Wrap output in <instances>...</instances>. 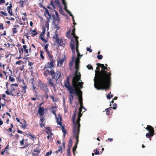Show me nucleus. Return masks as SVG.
<instances>
[{
	"label": "nucleus",
	"instance_id": "1a4fd4ad",
	"mask_svg": "<svg viewBox=\"0 0 156 156\" xmlns=\"http://www.w3.org/2000/svg\"><path fill=\"white\" fill-rule=\"evenodd\" d=\"M39 87L41 90L43 91L45 93H48L49 92V89L47 85L44 82L42 83H39Z\"/></svg>",
	"mask_w": 156,
	"mask_h": 156
},
{
	"label": "nucleus",
	"instance_id": "cd10ccee",
	"mask_svg": "<svg viewBox=\"0 0 156 156\" xmlns=\"http://www.w3.org/2000/svg\"><path fill=\"white\" fill-rule=\"evenodd\" d=\"M14 27H15L13 28L12 29V34H15L17 33V29L16 27H17V28H18L19 27V26L18 25H17L16 26L14 25Z\"/></svg>",
	"mask_w": 156,
	"mask_h": 156
},
{
	"label": "nucleus",
	"instance_id": "2eb2a0df",
	"mask_svg": "<svg viewBox=\"0 0 156 156\" xmlns=\"http://www.w3.org/2000/svg\"><path fill=\"white\" fill-rule=\"evenodd\" d=\"M145 129L148 130L149 131V133H151L153 134H155L154 132H155V130H154V128L152 127L151 126L147 125V127Z\"/></svg>",
	"mask_w": 156,
	"mask_h": 156
},
{
	"label": "nucleus",
	"instance_id": "bf43d9fd",
	"mask_svg": "<svg viewBox=\"0 0 156 156\" xmlns=\"http://www.w3.org/2000/svg\"><path fill=\"white\" fill-rule=\"evenodd\" d=\"M49 45V44H46L44 46V49L45 50V51L48 50V47Z\"/></svg>",
	"mask_w": 156,
	"mask_h": 156
},
{
	"label": "nucleus",
	"instance_id": "c85d7f7f",
	"mask_svg": "<svg viewBox=\"0 0 156 156\" xmlns=\"http://www.w3.org/2000/svg\"><path fill=\"white\" fill-rule=\"evenodd\" d=\"M69 101L70 105H71L73 103V95L71 94L69 96Z\"/></svg>",
	"mask_w": 156,
	"mask_h": 156
},
{
	"label": "nucleus",
	"instance_id": "e433bc0d",
	"mask_svg": "<svg viewBox=\"0 0 156 156\" xmlns=\"http://www.w3.org/2000/svg\"><path fill=\"white\" fill-rule=\"evenodd\" d=\"M32 36L34 37L37 34V32L36 31V30H34L32 31Z\"/></svg>",
	"mask_w": 156,
	"mask_h": 156
},
{
	"label": "nucleus",
	"instance_id": "603ef678",
	"mask_svg": "<svg viewBox=\"0 0 156 156\" xmlns=\"http://www.w3.org/2000/svg\"><path fill=\"white\" fill-rule=\"evenodd\" d=\"M87 67L89 69H92L93 68L92 66L91 65H88L87 66Z\"/></svg>",
	"mask_w": 156,
	"mask_h": 156
},
{
	"label": "nucleus",
	"instance_id": "338daca9",
	"mask_svg": "<svg viewBox=\"0 0 156 156\" xmlns=\"http://www.w3.org/2000/svg\"><path fill=\"white\" fill-rule=\"evenodd\" d=\"M112 107H109V108H107L106 109H105V111L106 112H109V110H110L111 108H112Z\"/></svg>",
	"mask_w": 156,
	"mask_h": 156
},
{
	"label": "nucleus",
	"instance_id": "412c9836",
	"mask_svg": "<svg viewBox=\"0 0 156 156\" xmlns=\"http://www.w3.org/2000/svg\"><path fill=\"white\" fill-rule=\"evenodd\" d=\"M27 47L26 45H23V48L21 49V50L23 53L24 51V52L27 54V56L28 55L29 51L28 49H27Z\"/></svg>",
	"mask_w": 156,
	"mask_h": 156
},
{
	"label": "nucleus",
	"instance_id": "a19ab883",
	"mask_svg": "<svg viewBox=\"0 0 156 156\" xmlns=\"http://www.w3.org/2000/svg\"><path fill=\"white\" fill-rule=\"evenodd\" d=\"M76 109L75 110V111L74 112V115H73V117L72 121H73V123L74 122H75V116H76Z\"/></svg>",
	"mask_w": 156,
	"mask_h": 156
},
{
	"label": "nucleus",
	"instance_id": "5701e85b",
	"mask_svg": "<svg viewBox=\"0 0 156 156\" xmlns=\"http://www.w3.org/2000/svg\"><path fill=\"white\" fill-rule=\"evenodd\" d=\"M57 106H52L51 107V112L53 113L55 117L56 116V112L57 110Z\"/></svg>",
	"mask_w": 156,
	"mask_h": 156
},
{
	"label": "nucleus",
	"instance_id": "bb28decb",
	"mask_svg": "<svg viewBox=\"0 0 156 156\" xmlns=\"http://www.w3.org/2000/svg\"><path fill=\"white\" fill-rule=\"evenodd\" d=\"M40 38L45 43H46L48 41V39H45L44 38V36L42 35H40L39 36Z\"/></svg>",
	"mask_w": 156,
	"mask_h": 156
},
{
	"label": "nucleus",
	"instance_id": "9b49d317",
	"mask_svg": "<svg viewBox=\"0 0 156 156\" xmlns=\"http://www.w3.org/2000/svg\"><path fill=\"white\" fill-rule=\"evenodd\" d=\"M53 38L55 40V41L58 47L62 46V43L63 42V41L62 39H59L58 34L55 32V34L53 36Z\"/></svg>",
	"mask_w": 156,
	"mask_h": 156
},
{
	"label": "nucleus",
	"instance_id": "f3484780",
	"mask_svg": "<svg viewBox=\"0 0 156 156\" xmlns=\"http://www.w3.org/2000/svg\"><path fill=\"white\" fill-rule=\"evenodd\" d=\"M83 83L82 82H78L77 83V87L76 88V89L77 90L79 93H80L79 90H80V89H82L83 87Z\"/></svg>",
	"mask_w": 156,
	"mask_h": 156
},
{
	"label": "nucleus",
	"instance_id": "ea45409f",
	"mask_svg": "<svg viewBox=\"0 0 156 156\" xmlns=\"http://www.w3.org/2000/svg\"><path fill=\"white\" fill-rule=\"evenodd\" d=\"M49 97L52 99L53 102H56L57 101V100L56 99L54 98V96L49 95Z\"/></svg>",
	"mask_w": 156,
	"mask_h": 156
},
{
	"label": "nucleus",
	"instance_id": "7c9ffc66",
	"mask_svg": "<svg viewBox=\"0 0 156 156\" xmlns=\"http://www.w3.org/2000/svg\"><path fill=\"white\" fill-rule=\"evenodd\" d=\"M154 135V134H153L151 133H147L146 134V136L147 137L151 138L152 137V136Z\"/></svg>",
	"mask_w": 156,
	"mask_h": 156
},
{
	"label": "nucleus",
	"instance_id": "58836bf2",
	"mask_svg": "<svg viewBox=\"0 0 156 156\" xmlns=\"http://www.w3.org/2000/svg\"><path fill=\"white\" fill-rule=\"evenodd\" d=\"M62 126V128L61 129L62 130V132L64 134H66L67 132H66V130L65 129V126Z\"/></svg>",
	"mask_w": 156,
	"mask_h": 156
},
{
	"label": "nucleus",
	"instance_id": "423d86ee",
	"mask_svg": "<svg viewBox=\"0 0 156 156\" xmlns=\"http://www.w3.org/2000/svg\"><path fill=\"white\" fill-rule=\"evenodd\" d=\"M81 76L80 73L75 72L72 81V86L73 87V89H76V88L77 87L78 82L79 81H81Z\"/></svg>",
	"mask_w": 156,
	"mask_h": 156
},
{
	"label": "nucleus",
	"instance_id": "a878e982",
	"mask_svg": "<svg viewBox=\"0 0 156 156\" xmlns=\"http://www.w3.org/2000/svg\"><path fill=\"white\" fill-rule=\"evenodd\" d=\"M64 58L62 59H59L57 61V66H62L64 62Z\"/></svg>",
	"mask_w": 156,
	"mask_h": 156
},
{
	"label": "nucleus",
	"instance_id": "4be33fe9",
	"mask_svg": "<svg viewBox=\"0 0 156 156\" xmlns=\"http://www.w3.org/2000/svg\"><path fill=\"white\" fill-rule=\"evenodd\" d=\"M73 29L72 32L71 33V34L73 36L74 38H75V41L78 40V39L79 38V37H78L76 35V34H75V27L74 26H73Z\"/></svg>",
	"mask_w": 156,
	"mask_h": 156
},
{
	"label": "nucleus",
	"instance_id": "c756f323",
	"mask_svg": "<svg viewBox=\"0 0 156 156\" xmlns=\"http://www.w3.org/2000/svg\"><path fill=\"white\" fill-rule=\"evenodd\" d=\"M74 56H73L72 57V59L70 62L69 63V66L70 68V70H71L72 67L73 66V63L74 61Z\"/></svg>",
	"mask_w": 156,
	"mask_h": 156
},
{
	"label": "nucleus",
	"instance_id": "a211bd4d",
	"mask_svg": "<svg viewBox=\"0 0 156 156\" xmlns=\"http://www.w3.org/2000/svg\"><path fill=\"white\" fill-rule=\"evenodd\" d=\"M11 90L10 92V94H11L13 96H15L16 94H20V92L19 91L18 92H15L14 91L15 90V89L14 87H13V86H11Z\"/></svg>",
	"mask_w": 156,
	"mask_h": 156
},
{
	"label": "nucleus",
	"instance_id": "de8ad7c7",
	"mask_svg": "<svg viewBox=\"0 0 156 156\" xmlns=\"http://www.w3.org/2000/svg\"><path fill=\"white\" fill-rule=\"evenodd\" d=\"M50 5L52 6L54 9L55 8V5L52 0H51L50 2Z\"/></svg>",
	"mask_w": 156,
	"mask_h": 156
},
{
	"label": "nucleus",
	"instance_id": "72a5a7b5",
	"mask_svg": "<svg viewBox=\"0 0 156 156\" xmlns=\"http://www.w3.org/2000/svg\"><path fill=\"white\" fill-rule=\"evenodd\" d=\"M46 51L48 55L49 59L53 58V57L52 55L51 54H50V52L48 50L47 51Z\"/></svg>",
	"mask_w": 156,
	"mask_h": 156
},
{
	"label": "nucleus",
	"instance_id": "49530a36",
	"mask_svg": "<svg viewBox=\"0 0 156 156\" xmlns=\"http://www.w3.org/2000/svg\"><path fill=\"white\" fill-rule=\"evenodd\" d=\"M9 80L11 82H14L15 81L14 78L12 77L11 76H9Z\"/></svg>",
	"mask_w": 156,
	"mask_h": 156
},
{
	"label": "nucleus",
	"instance_id": "4c0bfd02",
	"mask_svg": "<svg viewBox=\"0 0 156 156\" xmlns=\"http://www.w3.org/2000/svg\"><path fill=\"white\" fill-rule=\"evenodd\" d=\"M28 136L31 139H33L34 138H36L35 136L34 135H32L31 133H29L28 134Z\"/></svg>",
	"mask_w": 156,
	"mask_h": 156
},
{
	"label": "nucleus",
	"instance_id": "ddd939ff",
	"mask_svg": "<svg viewBox=\"0 0 156 156\" xmlns=\"http://www.w3.org/2000/svg\"><path fill=\"white\" fill-rule=\"evenodd\" d=\"M21 87L22 88V90L21 91V93L20 94V95L23 97V95L25 94L26 92V90L27 88V85L25 84L24 82H23V84L21 85Z\"/></svg>",
	"mask_w": 156,
	"mask_h": 156
},
{
	"label": "nucleus",
	"instance_id": "864d4df0",
	"mask_svg": "<svg viewBox=\"0 0 156 156\" xmlns=\"http://www.w3.org/2000/svg\"><path fill=\"white\" fill-rule=\"evenodd\" d=\"M45 30H46L45 28H43V31L41 33V34L40 35H44L45 34Z\"/></svg>",
	"mask_w": 156,
	"mask_h": 156
},
{
	"label": "nucleus",
	"instance_id": "f03ea898",
	"mask_svg": "<svg viewBox=\"0 0 156 156\" xmlns=\"http://www.w3.org/2000/svg\"><path fill=\"white\" fill-rule=\"evenodd\" d=\"M47 75H44L45 77H48V75L50 76L51 78L48 77L47 80L49 84L51 87H55L54 85V80L57 81L58 79L61 77L62 73L59 70H56L55 71L53 69L50 70L49 71H47Z\"/></svg>",
	"mask_w": 156,
	"mask_h": 156
},
{
	"label": "nucleus",
	"instance_id": "8fccbe9b",
	"mask_svg": "<svg viewBox=\"0 0 156 156\" xmlns=\"http://www.w3.org/2000/svg\"><path fill=\"white\" fill-rule=\"evenodd\" d=\"M0 14H1L4 16H7V15L6 13L2 11H0Z\"/></svg>",
	"mask_w": 156,
	"mask_h": 156
},
{
	"label": "nucleus",
	"instance_id": "0eeeda50",
	"mask_svg": "<svg viewBox=\"0 0 156 156\" xmlns=\"http://www.w3.org/2000/svg\"><path fill=\"white\" fill-rule=\"evenodd\" d=\"M73 126V136H74L75 135H77V138H78V135H79L80 133V121L76 120V122H74Z\"/></svg>",
	"mask_w": 156,
	"mask_h": 156
},
{
	"label": "nucleus",
	"instance_id": "7ed1b4c3",
	"mask_svg": "<svg viewBox=\"0 0 156 156\" xmlns=\"http://www.w3.org/2000/svg\"><path fill=\"white\" fill-rule=\"evenodd\" d=\"M64 85L69 91L70 94L74 95L76 94L78 96L79 102H83L82 92L81 90H79L80 93H79L76 89H73L72 87L70 85L69 81V77L67 76L66 80L65 81Z\"/></svg>",
	"mask_w": 156,
	"mask_h": 156
},
{
	"label": "nucleus",
	"instance_id": "f257e3e1",
	"mask_svg": "<svg viewBox=\"0 0 156 156\" xmlns=\"http://www.w3.org/2000/svg\"><path fill=\"white\" fill-rule=\"evenodd\" d=\"M97 67L95 70V76L94 78V86L97 90H104V89H99L104 87V78L107 79L110 75V73H107L104 69V65L97 63Z\"/></svg>",
	"mask_w": 156,
	"mask_h": 156
},
{
	"label": "nucleus",
	"instance_id": "a18cd8bd",
	"mask_svg": "<svg viewBox=\"0 0 156 156\" xmlns=\"http://www.w3.org/2000/svg\"><path fill=\"white\" fill-rule=\"evenodd\" d=\"M25 1H22L20 0V1L19 2V3H21L20 6L21 7H24L23 4L25 3Z\"/></svg>",
	"mask_w": 156,
	"mask_h": 156
},
{
	"label": "nucleus",
	"instance_id": "4d7b16f0",
	"mask_svg": "<svg viewBox=\"0 0 156 156\" xmlns=\"http://www.w3.org/2000/svg\"><path fill=\"white\" fill-rule=\"evenodd\" d=\"M22 61H21V60H19V61H18L17 62H16V65H20L22 63Z\"/></svg>",
	"mask_w": 156,
	"mask_h": 156
},
{
	"label": "nucleus",
	"instance_id": "4468645a",
	"mask_svg": "<svg viewBox=\"0 0 156 156\" xmlns=\"http://www.w3.org/2000/svg\"><path fill=\"white\" fill-rule=\"evenodd\" d=\"M43 103H42L40 104L39 107L38 109V112L39 113V115L41 116L43 115L44 114V108L43 107H41V106Z\"/></svg>",
	"mask_w": 156,
	"mask_h": 156
},
{
	"label": "nucleus",
	"instance_id": "6e6552de",
	"mask_svg": "<svg viewBox=\"0 0 156 156\" xmlns=\"http://www.w3.org/2000/svg\"><path fill=\"white\" fill-rule=\"evenodd\" d=\"M38 5L40 7L43 8L45 10V16L47 20V22H49L50 20H51V16L48 10L41 3H38Z\"/></svg>",
	"mask_w": 156,
	"mask_h": 156
},
{
	"label": "nucleus",
	"instance_id": "6ab92c4d",
	"mask_svg": "<svg viewBox=\"0 0 156 156\" xmlns=\"http://www.w3.org/2000/svg\"><path fill=\"white\" fill-rule=\"evenodd\" d=\"M77 135H75L74 136H73L74 137H75L76 138V145H75V146L73 148V153L74 154H75V151L77 147V144H78V143L79 141V140L78 138H79V135H78V137L77 138Z\"/></svg>",
	"mask_w": 156,
	"mask_h": 156
},
{
	"label": "nucleus",
	"instance_id": "69168bd1",
	"mask_svg": "<svg viewBox=\"0 0 156 156\" xmlns=\"http://www.w3.org/2000/svg\"><path fill=\"white\" fill-rule=\"evenodd\" d=\"M70 34V30H69L66 33V37L68 38H69V35Z\"/></svg>",
	"mask_w": 156,
	"mask_h": 156
},
{
	"label": "nucleus",
	"instance_id": "79ce46f5",
	"mask_svg": "<svg viewBox=\"0 0 156 156\" xmlns=\"http://www.w3.org/2000/svg\"><path fill=\"white\" fill-rule=\"evenodd\" d=\"M99 149L96 148V150L94 151V154L96 155H99L100 154V153L99 151Z\"/></svg>",
	"mask_w": 156,
	"mask_h": 156
},
{
	"label": "nucleus",
	"instance_id": "774afa93",
	"mask_svg": "<svg viewBox=\"0 0 156 156\" xmlns=\"http://www.w3.org/2000/svg\"><path fill=\"white\" fill-rule=\"evenodd\" d=\"M20 144L21 145H23L24 144V139H23L20 142Z\"/></svg>",
	"mask_w": 156,
	"mask_h": 156
},
{
	"label": "nucleus",
	"instance_id": "052dcab7",
	"mask_svg": "<svg viewBox=\"0 0 156 156\" xmlns=\"http://www.w3.org/2000/svg\"><path fill=\"white\" fill-rule=\"evenodd\" d=\"M52 151H50V152H47L45 154V156H48L49 155H50L51 154Z\"/></svg>",
	"mask_w": 156,
	"mask_h": 156
},
{
	"label": "nucleus",
	"instance_id": "393cba45",
	"mask_svg": "<svg viewBox=\"0 0 156 156\" xmlns=\"http://www.w3.org/2000/svg\"><path fill=\"white\" fill-rule=\"evenodd\" d=\"M56 118L57 124L60 125V126H62V118L61 117H60V118L59 119L58 118H57L56 116Z\"/></svg>",
	"mask_w": 156,
	"mask_h": 156
},
{
	"label": "nucleus",
	"instance_id": "0e129e2a",
	"mask_svg": "<svg viewBox=\"0 0 156 156\" xmlns=\"http://www.w3.org/2000/svg\"><path fill=\"white\" fill-rule=\"evenodd\" d=\"M117 107V105L115 103L113 105V107L112 108L114 109H115Z\"/></svg>",
	"mask_w": 156,
	"mask_h": 156
},
{
	"label": "nucleus",
	"instance_id": "b1692460",
	"mask_svg": "<svg viewBox=\"0 0 156 156\" xmlns=\"http://www.w3.org/2000/svg\"><path fill=\"white\" fill-rule=\"evenodd\" d=\"M76 41V52L77 54V56L79 57V54H80L78 50V47L79 46V42L78 40Z\"/></svg>",
	"mask_w": 156,
	"mask_h": 156
},
{
	"label": "nucleus",
	"instance_id": "e2e57ef3",
	"mask_svg": "<svg viewBox=\"0 0 156 156\" xmlns=\"http://www.w3.org/2000/svg\"><path fill=\"white\" fill-rule=\"evenodd\" d=\"M82 115V114H81V115H80V114H78V118L77 119V120H79V121H80V118L81 117Z\"/></svg>",
	"mask_w": 156,
	"mask_h": 156
},
{
	"label": "nucleus",
	"instance_id": "20e7f679",
	"mask_svg": "<svg viewBox=\"0 0 156 156\" xmlns=\"http://www.w3.org/2000/svg\"><path fill=\"white\" fill-rule=\"evenodd\" d=\"M104 68V70L107 73H110V75L107 79H105V78H104V87H100L99 89H104V90H106L109 89L110 87V85L112 81V72L110 70V68L108 67H105Z\"/></svg>",
	"mask_w": 156,
	"mask_h": 156
},
{
	"label": "nucleus",
	"instance_id": "2f4dec72",
	"mask_svg": "<svg viewBox=\"0 0 156 156\" xmlns=\"http://www.w3.org/2000/svg\"><path fill=\"white\" fill-rule=\"evenodd\" d=\"M73 145V142L72 139L70 138L69 140V141L68 144V148L70 149V147H71Z\"/></svg>",
	"mask_w": 156,
	"mask_h": 156
},
{
	"label": "nucleus",
	"instance_id": "39448f33",
	"mask_svg": "<svg viewBox=\"0 0 156 156\" xmlns=\"http://www.w3.org/2000/svg\"><path fill=\"white\" fill-rule=\"evenodd\" d=\"M49 60L50 61V62H48L44 65V67L43 69L44 75H47V73H48L47 71H49L50 70L53 69L55 67L54 64L55 61L54 60L53 58H50L49 59Z\"/></svg>",
	"mask_w": 156,
	"mask_h": 156
},
{
	"label": "nucleus",
	"instance_id": "6e6d98bb",
	"mask_svg": "<svg viewBox=\"0 0 156 156\" xmlns=\"http://www.w3.org/2000/svg\"><path fill=\"white\" fill-rule=\"evenodd\" d=\"M24 121L25 122V124L22 125L21 127L22 128H25L27 126V123L25 121V120H24Z\"/></svg>",
	"mask_w": 156,
	"mask_h": 156
},
{
	"label": "nucleus",
	"instance_id": "c03bdc74",
	"mask_svg": "<svg viewBox=\"0 0 156 156\" xmlns=\"http://www.w3.org/2000/svg\"><path fill=\"white\" fill-rule=\"evenodd\" d=\"M67 156H71V153L70 152V149L68 148L67 150Z\"/></svg>",
	"mask_w": 156,
	"mask_h": 156
},
{
	"label": "nucleus",
	"instance_id": "473e14b6",
	"mask_svg": "<svg viewBox=\"0 0 156 156\" xmlns=\"http://www.w3.org/2000/svg\"><path fill=\"white\" fill-rule=\"evenodd\" d=\"M47 129V130L46 131V133L48 134V135H50V134H51V135H52V133L51 132V131L50 130V128L49 127H45Z\"/></svg>",
	"mask_w": 156,
	"mask_h": 156
},
{
	"label": "nucleus",
	"instance_id": "aec40b11",
	"mask_svg": "<svg viewBox=\"0 0 156 156\" xmlns=\"http://www.w3.org/2000/svg\"><path fill=\"white\" fill-rule=\"evenodd\" d=\"M12 5L11 3H10L9 4V5L8 6L7 8V10L8 11V12L9 14H10L11 16H13V14L12 13Z\"/></svg>",
	"mask_w": 156,
	"mask_h": 156
},
{
	"label": "nucleus",
	"instance_id": "5fc2aeb1",
	"mask_svg": "<svg viewBox=\"0 0 156 156\" xmlns=\"http://www.w3.org/2000/svg\"><path fill=\"white\" fill-rule=\"evenodd\" d=\"M62 2V3L64 5L65 8H66V3L65 1V0H61Z\"/></svg>",
	"mask_w": 156,
	"mask_h": 156
},
{
	"label": "nucleus",
	"instance_id": "680f3d73",
	"mask_svg": "<svg viewBox=\"0 0 156 156\" xmlns=\"http://www.w3.org/2000/svg\"><path fill=\"white\" fill-rule=\"evenodd\" d=\"M8 47H10L11 48H12L13 47H14L15 45L14 44H10L8 43Z\"/></svg>",
	"mask_w": 156,
	"mask_h": 156
},
{
	"label": "nucleus",
	"instance_id": "c9c22d12",
	"mask_svg": "<svg viewBox=\"0 0 156 156\" xmlns=\"http://www.w3.org/2000/svg\"><path fill=\"white\" fill-rule=\"evenodd\" d=\"M58 148H59V149H58L57 151H55V153H58V152H60L61 153H62V146H60Z\"/></svg>",
	"mask_w": 156,
	"mask_h": 156
},
{
	"label": "nucleus",
	"instance_id": "9d476101",
	"mask_svg": "<svg viewBox=\"0 0 156 156\" xmlns=\"http://www.w3.org/2000/svg\"><path fill=\"white\" fill-rule=\"evenodd\" d=\"M52 17L53 20V23H54L55 27L57 28V30H58L60 28L58 27V26L59 25L60 20L59 17H55L54 15H52Z\"/></svg>",
	"mask_w": 156,
	"mask_h": 156
},
{
	"label": "nucleus",
	"instance_id": "13d9d810",
	"mask_svg": "<svg viewBox=\"0 0 156 156\" xmlns=\"http://www.w3.org/2000/svg\"><path fill=\"white\" fill-rule=\"evenodd\" d=\"M53 11L55 12L56 16L55 17H59V15L57 11L54 10Z\"/></svg>",
	"mask_w": 156,
	"mask_h": 156
},
{
	"label": "nucleus",
	"instance_id": "f8f14e48",
	"mask_svg": "<svg viewBox=\"0 0 156 156\" xmlns=\"http://www.w3.org/2000/svg\"><path fill=\"white\" fill-rule=\"evenodd\" d=\"M71 41L70 42V48L72 50V52L73 54H75V41L72 38L71 40Z\"/></svg>",
	"mask_w": 156,
	"mask_h": 156
},
{
	"label": "nucleus",
	"instance_id": "f704fd0d",
	"mask_svg": "<svg viewBox=\"0 0 156 156\" xmlns=\"http://www.w3.org/2000/svg\"><path fill=\"white\" fill-rule=\"evenodd\" d=\"M75 69H76L75 72L79 73L78 72V70H79V64H75Z\"/></svg>",
	"mask_w": 156,
	"mask_h": 156
},
{
	"label": "nucleus",
	"instance_id": "09e8293b",
	"mask_svg": "<svg viewBox=\"0 0 156 156\" xmlns=\"http://www.w3.org/2000/svg\"><path fill=\"white\" fill-rule=\"evenodd\" d=\"M80 62V58L79 57H78L76 59L75 61V64H79V63Z\"/></svg>",
	"mask_w": 156,
	"mask_h": 156
},
{
	"label": "nucleus",
	"instance_id": "3c124183",
	"mask_svg": "<svg viewBox=\"0 0 156 156\" xmlns=\"http://www.w3.org/2000/svg\"><path fill=\"white\" fill-rule=\"evenodd\" d=\"M97 58L99 60L103 58V56L101 55H99L97 56Z\"/></svg>",
	"mask_w": 156,
	"mask_h": 156
},
{
	"label": "nucleus",
	"instance_id": "dca6fc26",
	"mask_svg": "<svg viewBox=\"0 0 156 156\" xmlns=\"http://www.w3.org/2000/svg\"><path fill=\"white\" fill-rule=\"evenodd\" d=\"M40 151V150L38 148H36L32 152L33 156H38Z\"/></svg>",
	"mask_w": 156,
	"mask_h": 156
},
{
	"label": "nucleus",
	"instance_id": "37998d69",
	"mask_svg": "<svg viewBox=\"0 0 156 156\" xmlns=\"http://www.w3.org/2000/svg\"><path fill=\"white\" fill-rule=\"evenodd\" d=\"M55 6L59 5L60 4V2L59 0H55Z\"/></svg>",
	"mask_w": 156,
	"mask_h": 156
}]
</instances>
